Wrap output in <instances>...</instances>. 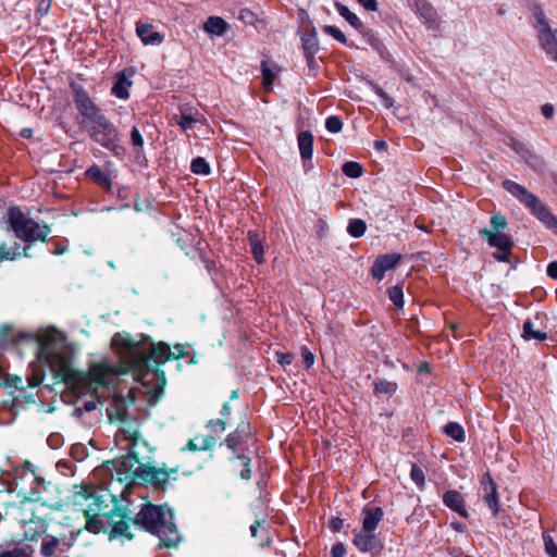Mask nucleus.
Segmentation results:
<instances>
[{"mask_svg": "<svg viewBox=\"0 0 557 557\" xmlns=\"http://www.w3.org/2000/svg\"><path fill=\"white\" fill-rule=\"evenodd\" d=\"M111 347L119 357V364L114 366L108 360L92 363L87 374L89 387L92 389L107 386L117 375L126 373H133L136 380L145 383L150 371V361L161 364L172 358L171 349L163 343L151 344L147 355L144 345L125 332L116 333L112 337Z\"/></svg>", "mask_w": 557, "mask_h": 557, "instance_id": "f257e3e1", "label": "nucleus"}, {"mask_svg": "<svg viewBox=\"0 0 557 557\" xmlns=\"http://www.w3.org/2000/svg\"><path fill=\"white\" fill-rule=\"evenodd\" d=\"M23 339L34 342L37 358L45 362L57 375H66L71 369L70 355L64 335L54 327L39 330L36 334L20 332L13 326H2L0 343L14 344Z\"/></svg>", "mask_w": 557, "mask_h": 557, "instance_id": "f03ea898", "label": "nucleus"}, {"mask_svg": "<svg viewBox=\"0 0 557 557\" xmlns=\"http://www.w3.org/2000/svg\"><path fill=\"white\" fill-rule=\"evenodd\" d=\"M134 523L158 535L161 545L165 547H174L181 540L180 532L173 521V512L166 506H144L137 513Z\"/></svg>", "mask_w": 557, "mask_h": 557, "instance_id": "7ed1b4c3", "label": "nucleus"}, {"mask_svg": "<svg viewBox=\"0 0 557 557\" xmlns=\"http://www.w3.org/2000/svg\"><path fill=\"white\" fill-rule=\"evenodd\" d=\"M120 444L126 443L122 448L127 450L126 455L117 462L115 476L120 482L132 483L140 480L147 462L141 458V450L147 444L138 436L136 430L121 429L116 434Z\"/></svg>", "mask_w": 557, "mask_h": 557, "instance_id": "20e7f679", "label": "nucleus"}, {"mask_svg": "<svg viewBox=\"0 0 557 557\" xmlns=\"http://www.w3.org/2000/svg\"><path fill=\"white\" fill-rule=\"evenodd\" d=\"M384 516L383 509L367 505L360 513L361 529L354 531L352 543L361 553H372L380 548L375 531Z\"/></svg>", "mask_w": 557, "mask_h": 557, "instance_id": "39448f33", "label": "nucleus"}, {"mask_svg": "<svg viewBox=\"0 0 557 557\" xmlns=\"http://www.w3.org/2000/svg\"><path fill=\"white\" fill-rule=\"evenodd\" d=\"M503 186L509 194L524 205L546 227H557V219L555 215L534 194L510 180L504 181Z\"/></svg>", "mask_w": 557, "mask_h": 557, "instance_id": "423d86ee", "label": "nucleus"}, {"mask_svg": "<svg viewBox=\"0 0 557 557\" xmlns=\"http://www.w3.org/2000/svg\"><path fill=\"white\" fill-rule=\"evenodd\" d=\"M8 221L15 235L24 242L45 240L50 234L48 225H40L34 220L26 218L17 208L9 209Z\"/></svg>", "mask_w": 557, "mask_h": 557, "instance_id": "0eeeda50", "label": "nucleus"}, {"mask_svg": "<svg viewBox=\"0 0 557 557\" xmlns=\"http://www.w3.org/2000/svg\"><path fill=\"white\" fill-rule=\"evenodd\" d=\"M535 20L534 27L537 32V37L542 49L545 51L547 58L557 63V37L556 32L553 30L545 17L544 12L536 8L533 12Z\"/></svg>", "mask_w": 557, "mask_h": 557, "instance_id": "6e6552de", "label": "nucleus"}, {"mask_svg": "<svg viewBox=\"0 0 557 557\" xmlns=\"http://www.w3.org/2000/svg\"><path fill=\"white\" fill-rule=\"evenodd\" d=\"M71 87L76 109L83 117V124L90 126L104 117L101 110L96 106L82 86L72 84Z\"/></svg>", "mask_w": 557, "mask_h": 557, "instance_id": "1a4fd4ad", "label": "nucleus"}, {"mask_svg": "<svg viewBox=\"0 0 557 557\" xmlns=\"http://www.w3.org/2000/svg\"><path fill=\"white\" fill-rule=\"evenodd\" d=\"M86 500V505L84 508L85 517H86V529L94 533H99L104 531V524L108 521V515L102 513V502H100L99 497L87 494L83 495Z\"/></svg>", "mask_w": 557, "mask_h": 557, "instance_id": "9d476101", "label": "nucleus"}, {"mask_svg": "<svg viewBox=\"0 0 557 557\" xmlns=\"http://www.w3.org/2000/svg\"><path fill=\"white\" fill-rule=\"evenodd\" d=\"M480 235L484 237L491 247L497 249L493 253L494 258L500 262H506L509 259L511 249L513 247V240L511 237L504 232H494L486 227L480 230Z\"/></svg>", "mask_w": 557, "mask_h": 557, "instance_id": "9b49d317", "label": "nucleus"}, {"mask_svg": "<svg viewBox=\"0 0 557 557\" xmlns=\"http://www.w3.org/2000/svg\"><path fill=\"white\" fill-rule=\"evenodd\" d=\"M89 134L95 141L107 149L114 150L117 146V129L106 116L89 126Z\"/></svg>", "mask_w": 557, "mask_h": 557, "instance_id": "f8f14e48", "label": "nucleus"}, {"mask_svg": "<svg viewBox=\"0 0 557 557\" xmlns=\"http://www.w3.org/2000/svg\"><path fill=\"white\" fill-rule=\"evenodd\" d=\"M141 481L146 483L152 484L154 487H161L163 486L169 479L173 478L175 479L177 470L176 469H170L166 470L164 468H157L151 466L149 462H147L146 468L144 470Z\"/></svg>", "mask_w": 557, "mask_h": 557, "instance_id": "ddd939ff", "label": "nucleus"}, {"mask_svg": "<svg viewBox=\"0 0 557 557\" xmlns=\"http://www.w3.org/2000/svg\"><path fill=\"white\" fill-rule=\"evenodd\" d=\"M71 547V540L46 535L40 545V554L44 557H57L58 554L66 553Z\"/></svg>", "mask_w": 557, "mask_h": 557, "instance_id": "4468645a", "label": "nucleus"}, {"mask_svg": "<svg viewBox=\"0 0 557 557\" xmlns=\"http://www.w3.org/2000/svg\"><path fill=\"white\" fill-rule=\"evenodd\" d=\"M336 9L341 16H343L354 28L364 35L369 44L375 48L379 47V40L370 30L363 26L362 22L355 13H352L346 5L342 3H336Z\"/></svg>", "mask_w": 557, "mask_h": 557, "instance_id": "2eb2a0df", "label": "nucleus"}, {"mask_svg": "<svg viewBox=\"0 0 557 557\" xmlns=\"http://www.w3.org/2000/svg\"><path fill=\"white\" fill-rule=\"evenodd\" d=\"M416 12L428 28L434 30L440 28L438 14L426 0H416Z\"/></svg>", "mask_w": 557, "mask_h": 557, "instance_id": "dca6fc26", "label": "nucleus"}, {"mask_svg": "<svg viewBox=\"0 0 557 557\" xmlns=\"http://www.w3.org/2000/svg\"><path fill=\"white\" fill-rule=\"evenodd\" d=\"M400 259L401 256L398 253H386L380 256L371 268L372 276L375 280L381 281L384 277L385 272L393 269Z\"/></svg>", "mask_w": 557, "mask_h": 557, "instance_id": "f3484780", "label": "nucleus"}, {"mask_svg": "<svg viewBox=\"0 0 557 557\" xmlns=\"http://www.w3.org/2000/svg\"><path fill=\"white\" fill-rule=\"evenodd\" d=\"M173 120L184 132H188L194 128L196 124L206 123L203 115L198 111H193L191 109H181L180 115H175Z\"/></svg>", "mask_w": 557, "mask_h": 557, "instance_id": "a211bd4d", "label": "nucleus"}, {"mask_svg": "<svg viewBox=\"0 0 557 557\" xmlns=\"http://www.w3.org/2000/svg\"><path fill=\"white\" fill-rule=\"evenodd\" d=\"M482 485L484 491L483 498L485 503L488 505L490 509L492 510L493 516L496 517L499 511V504L497 498L496 485L490 474L483 475Z\"/></svg>", "mask_w": 557, "mask_h": 557, "instance_id": "6ab92c4d", "label": "nucleus"}, {"mask_svg": "<svg viewBox=\"0 0 557 557\" xmlns=\"http://www.w3.org/2000/svg\"><path fill=\"white\" fill-rule=\"evenodd\" d=\"M136 34L144 45H161L164 36L156 32L153 26L148 23L138 22L136 24Z\"/></svg>", "mask_w": 557, "mask_h": 557, "instance_id": "aec40b11", "label": "nucleus"}, {"mask_svg": "<svg viewBox=\"0 0 557 557\" xmlns=\"http://www.w3.org/2000/svg\"><path fill=\"white\" fill-rule=\"evenodd\" d=\"M302 49L307 59L308 65L311 66L314 62V55L319 51V40L317 30L311 28L301 37Z\"/></svg>", "mask_w": 557, "mask_h": 557, "instance_id": "412c9836", "label": "nucleus"}, {"mask_svg": "<svg viewBox=\"0 0 557 557\" xmlns=\"http://www.w3.org/2000/svg\"><path fill=\"white\" fill-rule=\"evenodd\" d=\"M48 525L40 518H32L23 524V539L25 541H36L47 532Z\"/></svg>", "mask_w": 557, "mask_h": 557, "instance_id": "4be33fe9", "label": "nucleus"}, {"mask_svg": "<svg viewBox=\"0 0 557 557\" xmlns=\"http://www.w3.org/2000/svg\"><path fill=\"white\" fill-rule=\"evenodd\" d=\"M443 503L451 510L459 513L461 517H468V512L465 507V502L461 494L457 491H448L443 495Z\"/></svg>", "mask_w": 557, "mask_h": 557, "instance_id": "5701e85b", "label": "nucleus"}, {"mask_svg": "<svg viewBox=\"0 0 557 557\" xmlns=\"http://www.w3.org/2000/svg\"><path fill=\"white\" fill-rule=\"evenodd\" d=\"M262 85L265 90H272V85L281 69L273 62L264 60L261 63Z\"/></svg>", "mask_w": 557, "mask_h": 557, "instance_id": "b1692460", "label": "nucleus"}, {"mask_svg": "<svg viewBox=\"0 0 557 557\" xmlns=\"http://www.w3.org/2000/svg\"><path fill=\"white\" fill-rule=\"evenodd\" d=\"M228 29V24L219 16H210L203 24V30L213 36H223Z\"/></svg>", "mask_w": 557, "mask_h": 557, "instance_id": "393cba45", "label": "nucleus"}, {"mask_svg": "<svg viewBox=\"0 0 557 557\" xmlns=\"http://www.w3.org/2000/svg\"><path fill=\"white\" fill-rule=\"evenodd\" d=\"M298 148L302 160H310L313 153V136L310 132H301L298 135Z\"/></svg>", "mask_w": 557, "mask_h": 557, "instance_id": "a878e982", "label": "nucleus"}, {"mask_svg": "<svg viewBox=\"0 0 557 557\" xmlns=\"http://www.w3.org/2000/svg\"><path fill=\"white\" fill-rule=\"evenodd\" d=\"M248 239L250 243L253 259L256 260L257 263L262 264L264 262V250L258 232L249 231Z\"/></svg>", "mask_w": 557, "mask_h": 557, "instance_id": "bb28decb", "label": "nucleus"}, {"mask_svg": "<svg viewBox=\"0 0 557 557\" xmlns=\"http://www.w3.org/2000/svg\"><path fill=\"white\" fill-rule=\"evenodd\" d=\"M129 86L131 82L123 74H119L111 91L114 96H116L120 99H127L129 97Z\"/></svg>", "mask_w": 557, "mask_h": 557, "instance_id": "cd10ccee", "label": "nucleus"}, {"mask_svg": "<svg viewBox=\"0 0 557 557\" xmlns=\"http://www.w3.org/2000/svg\"><path fill=\"white\" fill-rule=\"evenodd\" d=\"M523 337L525 339H535L542 342L547 338V334L546 332L536 329L533 321L527 320L523 324Z\"/></svg>", "mask_w": 557, "mask_h": 557, "instance_id": "c85d7f7f", "label": "nucleus"}, {"mask_svg": "<svg viewBox=\"0 0 557 557\" xmlns=\"http://www.w3.org/2000/svg\"><path fill=\"white\" fill-rule=\"evenodd\" d=\"M397 389V384L384 379H377L374 382V393L376 395L392 396Z\"/></svg>", "mask_w": 557, "mask_h": 557, "instance_id": "c756f323", "label": "nucleus"}, {"mask_svg": "<svg viewBox=\"0 0 557 557\" xmlns=\"http://www.w3.org/2000/svg\"><path fill=\"white\" fill-rule=\"evenodd\" d=\"M86 175L101 186L110 187L111 180L98 165H92L86 171Z\"/></svg>", "mask_w": 557, "mask_h": 557, "instance_id": "7c9ffc66", "label": "nucleus"}, {"mask_svg": "<svg viewBox=\"0 0 557 557\" xmlns=\"http://www.w3.org/2000/svg\"><path fill=\"white\" fill-rule=\"evenodd\" d=\"M444 432L447 436L454 438L457 442L465 441V431L462 426L457 422H449L445 425Z\"/></svg>", "mask_w": 557, "mask_h": 557, "instance_id": "2f4dec72", "label": "nucleus"}, {"mask_svg": "<svg viewBox=\"0 0 557 557\" xmlns=\"http://www.w3.org/2000/svg\"><path fill=\"white\" fill-rule=\"evenodd\" d=\"M366 230V223L360 219L350 220L347 226V232L349 233V235L356 238L361 237L364 234Z\"/></svg>", "mask_w": 557, "mask_h": 557, "instance_id": "473e14b6", "label": "nucleus"}, {"mask_svg": "<svg viewBox=\"0 0 557 557\" xmlns=\"http://www.w3.org/2000/svg\"><path fill=\"white\" fill-rule=\"evenodd\" d=\"M343 173L351 178H357L362 175V166L358 162L348 161L343 164L342 168Z\"/></svg>", "mask_w": 557, "mask_h": 557, "instance_id": "72a5a7b5", "label": "nucleus"}, {"mask_svg": "<svg viewBox=\"0 0 557 557\" xmlns=\"http://www.w3.org/2000/svg\"><path fill=\"white\" fill-rule=\"evenodd\" d=\"M190 170L195 174L208 175L210 173V165L205 158L197 157L191 161Z\"/></svg>", "mask_w": 557, "mask_h": 557, "instance_id": "f704fd0d", "label": "nucleus"}, {"mask_svg": "<svg viewBox=\"0 0 557 557\" xmlns=\"http://www.w3.org/2000/svg\"><path fill=\"white\" fill-rule=\"evenodd\" d=\"M0 557H32V549L28 546H15L11 549L2 550Z\"/></svg>", "mask_w": 557, "mask_h": 557, "instance_id": "c9c22d12", "label": "nucleus"}, {"mask_svg": "<svg viewBox=\"0 0 557 557\" xmlns=\"http://www.w3.org/2000/svg\"><path fill=\"white\" fill-rule=\"evenodd\" d=\"M129 525L126 521L120 520L114 522L111 536H125L132 539V534L128 532Z\"/></svg>", "mask_w": 557, "mask_h": 557, "instance_id": "e433bc0d", "label": "nucleus"}, {"mask_svg": "<svg viewBox=\"0 0 557 557\" xmlns=\"http://www.w3.org/2000/svg\"><path fill=\"white\" fill-rule=\"evenodd\" d=\"M18 245L14 247H5L4 245H0V262L3 260H14L20 257L22 253L18 250Z\"/></svg>", "mask_w": 557, "mask_h": 557, "instance_id": "4c0bfd02", "label": "nucleus"}, {"mask_svg": "<svg viewBox=\"0 0 557 557\" xmlns=\"http://www.w3.org/2000/svg\"><path fill=\"white\" fill-rule=\"evenodd\" d=\"M388 297L391 301L397 307L403 308L404 307V293L401 286H394L388 290Z\"/></svg>", "mask_w": 557, "mask_h": 557, "instance_id": "58836bf2", "label": "nucleus"}, {"mask_svg": "<svg viewBox=\"0 0 557 557\" xmlns=\"http://www.w3.org/2000/svg\"><path fill=\"white\" fill-rule=\"evenodd\" d=\"M410 478L420 490L424 487L425 476L423 470L419 466L412 465Z\"/></svg>", "mask_w": 557, "mask_h": 557, "instance_id": "ea45409f", "label": "nucleus"}, {"mask_svg": "<svg viewBox=\"0 0 557 557\" xmlns=\"http://www.w3.org/2000/svg\"><path fill=\"white\" fill-rule=\"evenodd\" d=\"M491 231L503 232L507 227V220L500 214H494L490 221Z\"/></svg>", "mask_w": 557, "mask_h": 557, "instance_id": "a19ab883", "label": "nucleus"}, {"mask_svg": "<svg viewBox=\"0 0 557 557\" xmlns=\"http://www.w3.org/2000/svg\"><path fill=\"white\" fill-rule=\"evenodd\" d=\"M371 88L381 98L382 103L386 109L394 106L393 99L379 85L371 83Z\"/></svg>", "mask_w": 557, "mask_h": 557, "instance_id": "79ce46f5", "label": "nucleus"}, {"mask_svg": "<svg viewBox=\"0 0 557 557\" xmlns=\"http://www.w3.org/2000/svg\"><path fill=\"white\" fill-rule=\"evenodd\" d=\"M325 127L331 133H338L342 131L343 123L338 116L331 115L325 121Z\"/></svg>", "mask_w": 557, "mask_h": 557, "instance_id": "37998d69", "label": "nucleus"}, {"mask_svg": "<svg viewBox=\"0 0 557 557\" xmlns=\"http://www.w3.org/2000/svg\"><path fill=\"white\" fill-rule=\"evenodd\" d=\"M323 30H324V33H326L327 35L332 36L337 41H339V42H342L344 45L347 44V40H346V37H345L344 33L341 29H338L337 27L332 26V25H325L323 27Z\"/></svg>", "mask_w": 557, "mask_h": 557, "instance_id": "c03bdc74", "label": "nucleus"}, {"mask_svg": "<svg viewBox=\"0 0 557 557\" xmlns=\"http://www.w3.org/2000/svg\"><path fill=\"white\" fill-rule=\"evenodd\" d=\"M545 552L549 557H557V545L549 535H543Z\"/></svg>", "mask_w": 557, "mask_h": 557, "instance_id": "a18cd8bd", "label": "nucleus"}, {"mask_svg": "<svg viewBox=\"0 0 557 557\" xmlns=\"http://www.w3.org/2000/svg\"><path fill=\"white\" fill-rule=\"evenodd\" d=\"M238 459L242 462L243 470L240 471V476L245 480H249L251 475V470L249 468L250 459L245 456H238Z\"/></svg>", "mask_w": 557, "mask_h": 557, "instance_id": "49530a36", "label": "nucleus"}, {"mask_svg": "<svg viewBox=\"0 0 557 557\" xmlns=\"http://www.w3.org/2000/svg\"><path fill=\"white\" fill-rule=\"evenodd\" d=\"M239 429H237L234 433L227 435L225 442L230 449L235 450L239 445Z\"/></svg>", "mask_w": 557, "mask_h": 557, "instance_id": "de8ad7c7", "label": "nucleus"}, {"mask_svg": "<svg viewBox=\"0 0 557 557\" xmlns=\"http://www.w3.org/2000/svg\"><path fill=\"white\" fill-rule=\"evenodd\" d=\"M131 139H132V144L135 147L141 148L144 146L143 136L137 127H133V129L131 132Z\"/></svg>", "mask_w": 557, "mask_h": 557, "instance_id": "09e8293b", "label": "nucleus"}, {"mask_svg": "<svg viewBox=\"0 0 557 557\" xmlns=\"http://www.w3.org/2000/svg\"><path fill=\"white\" fill-rule=\"evenodd\" d=\"M332 557H345L346 547L343 543H336L332 546L331 549Z\"/></svg>", "mask_w": 557, "mask_h": 557, "instance_id": "8fccbe9b", "label": "nucleus"}, {"mask_svg": "<svg viewBox=\"0 0 557 557\" xmlns=\"http://www.w3.org/2000/svg\"><path fill=\"white\" fill-rule=\"evenodd\" d=\"M301 356L306 367L311 368L314 363V355L308 348H302Z\"/></svg>", "mask_w": 557, "mask_h": 557, "instance_id": "3c124183", "label": "nucleus"}, {"mask_svg": "<svg viewBox=\"0 0 557 557\" xmlns=\"http://www.w3.org/2000/svg\"><path fill=\"white\" fill-rule=\"evenodd\" d=\"M96 409V401L95 400H87L84 403L83 408L77 407L74 409V413L77 416H81L83 410L84 411H92Z\"/></svg>", "mask_w": 557, "mask_h": 557, "instance_id": "603ef678", "label": "nucleus"}, {"mask_svg": "<svg viewBox=\"0 0 557 557\" xmlns=\"http://www.w3.org/2000/svg\"><path fill=\"white\" fill-rule=\"evenodd\" d=\"M358 3L363 7L367 11L375 12L377 11V1L376 0H358Z\"/></svg>", "mask_w": 557, "mask_h": 557, "instance_id": "864d4df0", "label": "nucleus"}, {"mask_svg": "<svg viewBox=\"0 0 557 557\" xmlns=\"http://www.w3.org/2000/svg\"><path fill=\"white\" fill-rule=\"evenodd\" d=\"M51 0H40L38 3V13L40 15H46L50 11Z\"/></svg>", "mask_w": 557, "mask_h": 557, "instance_id": "5fc2aeb1", "label": "nucleus"}, {"mask_svg": "<svg viewBox=\"0 0 557 557\" xmlns=\"http://www.w3.org/2000/svg\"><path fill=\"white\" fill-rule=\"evenodd\" d=\"M200 440H201V444H200L201 449H209L215 444V438L211 435L203 436Z\"/></svg>", "mask_w": 557, "mask_h": 557, "instance_id": "6e6d98bb", "label": "nucleus"}, {"mask_svg": "<svg viewBox=\"0 0 557 557\" xmlns=\"http://www.w3.org/2000/svg\"><path fill=\"white\" fill-rule=\"evenodd\" d=\"M277 362L282 366H288L292 363L293 356L290 354L277 352Z\"/></svg>", "mask_w": 557, "mask_h": 557, "instance_id": "4d7b16f0", "label": "nucleus"}, {"mask_svg": "<svg viewBox=\"0 0 557 557\" xmlns=\"http://www.w3.org/2000/svg\"><path fill=\"white\" fill-rule=\"evenodd\" d=\"M185 355H187V352L185 351V347L183 345H176L174 346V350H171V357L175 359L184 357Z\"/></svg>", "mask_w": 557, "mask_h": 557, "instance_id": "13d9d810", "label": "nucleus"}, {"mask_svg": "<svg viewBox=\"0 0 557 557\" xmlns=\"http://www.w3.org/2000/svg\"><path fill=\"white\" fill-rule=\"evenodd\" d=\"M547 275L553 278V280H557V261H554V262H550L548 265H547Z\"/></svg>", "mask_w": 557, "mask_h": 557, "instance_id": "bf43d9fd", "label": "nucleus"}, {"mask_svg": "<svg viewBox=\"0 0 557 557\" xmlns=\"http://www.w3.org/2000/svg\"><path fill=\"white\" fill-rule=\"evenodd\" d=\"M541 112L546 119H550L554 115V107L549 103H545L541 107Z\"/></svg>", "mask_w": 557, "mask_h": 557, "instance_id": "052dcab7", "label": "nucleus"}, {"mask_svg": "<svg viewBox=\"0 0 557 557\" xmlns=\"http://www.w3.org/2000/svg\"><path fill=\"white\" fill-rule=\"evenodd\" d=\"M344 521L341 518H333L330 521V528L334 532H338L343 528Z\"/></svg>", "mask_w": 557, "mask_h": 557, "instance_id": "680f3d73", "label": "nucleus"}, {"mask_svg": "<svg viewBox=\"0 0 557 557\" xmlns=\"http://www.w3.org/2000/svg\"><path fill=\"white\" fill-rule=\"evenodd\" d=\"M209 426L220 428V431L223 432L225 430V422L221 419H218L215 421H210Z\"/></svg>", "mask_w": 557, "mask_h": 557, "instance_id": "e2e57ef3", "label": "nucleus"}, {"mask_svg": "<svg viewBox=\"0 0 557 557\" xmlns=\"http://www.w3.org/2000/svg\"><path fill=\"white\" fill-rule=\"evenodd\" d=\"M261 524H262V521H260V520H256V521L250 525V533H251V536H252V537H256V536H257L258 529L261 527Z\"/></svg>", "mask_w": 557, "mask_h": 557, "instance_id": "0e129e2a", "label": "nucleus"}, {"mask_svg": "<svg viewBox=\"0 0 557 557\" xmlns=\"http://www.w3.org/2000/svg\"><path fill=\"white\" fill-rule=\"evenodd\" d=\"M66 250H67V246L62 245V244H58V245L55 246V249L53 250V253H54V255H62V253H64Z\"/></svg>", "mask_w": 557, "mask_h": 557, "instance_id": "69168bd1", "label": "nucleus"}, {"mask_svg": "<svg viewBox=\"0 0 557 557\" xmlns=\"http://www.w3.org/2000/svg\"><path fill=\"white\" fill-rule=\"evenodd\" d=\"M374 147H375V149H376V150H385V149H386V147H387V145H386V143H385V141H383V140H376V141L374 143Z\"/></svg>", "mask_w": 557, "mask_h": 557, "instance_id": "338daca9", "label": "nucleus"}, {"mask_svg": "<svg viewBox=\"0 0 557 557\" xmlns=\"http://www.w3.org/2000/svg\"><path fill=\"white\" fill-rule=\"evenodd\" d=\"M187 448H188L189 450H193V451H194V450H199V449H201V448H200V445H197V444L195 443V441H193V440H190V441L188 442V444H187Z\"/></svg>", "mask_w": 557, "mask_h": 557, "instance_id": "774afa93", "label": "nucleus"}]
</instances>
